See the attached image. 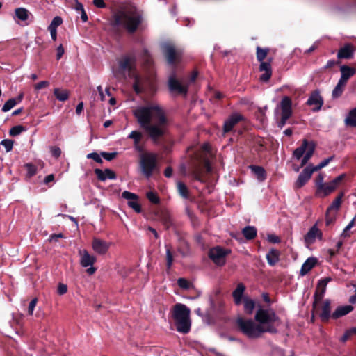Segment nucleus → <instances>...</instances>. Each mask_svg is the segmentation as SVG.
<instances>
[{
  "mask_svg": "<svg viewBox=\"0 0 356 356\" xmlns=\"http://www.w3.org/2000/svg\"><path fill=\"white\" fill-rule=\"evenodd\" d=\"M88 159H93L98 163H102L103 161L101 158V156L97 152H92L87 154Z\"/></svg>",
  "mask_w": 356,
  "mask_h": 356,
  "instance_id": "nucleus-55",
  "label": "nucleus"
},
{
  "mask_svg": "<svg viewBox=\"0 0 356 356\" xmlns=\"http://www.w3.org/2000/svg\"><path fill=\"white\" fill-rule=\"evenodd\" d=\"M168 83L170 92L184 95L187 93V86L177 80L175 72L169 76Z\"/></svg>",
  "mask_w": 356,
  "mask_h": 356,
  "instance_id": "nucleus-13",
  "label": "nucleus"
},
{
  "mask_svg": "<svg viewBox=\"0 0 356 356\" xmlns=\"http://www.w3.org/2000/svg\"><path fill=\"white\" fill-rule=\"evenodd\" d=\"M67 291V286L63 283H59L58 285L57 292L59 295H64Z\"/></svg>",
  "mask_w": 356,
  "mask_h": 356,
  "instance_id": "nucleus-59",
  "label": "nucleus"
},
{
  "mask_svg": "<svg viewBox=\"0 0 356 356\" xmlns=\"http://www.w3.org/2000/svg\"><path fill=\"white\" fill-rule=\"evenodd\" d=\"M129 139H132L134 141V148L139 153L144 152V147L140 144V142L143 138V134L138 131H132L127 137Z\"/></svg>",
  "mask_w": 356,
  "mask_h": 356,
  "instance_id": "nucleus-21",
  "label": "nucleus"
},
{
  "mask_svg": "<svg viewBox=\"0 0 356 356\" xmlns=\"http://www.w3.org/2000/svg\"><path fill=\"white\" fill-rule=\"evenodd\" d=\"M335 188L332 185L331 182L324 183L323 186L316 192L320 195L325 197L332 193Z\"/></svg>",
  "mask_w": 356,
  "mask_h": 356,
  "instance_id": "nucleus-30",
  "label": "nucleus"
},
{
  "mask_svg": "<svg viewBox=\"0 0 356 356\" xmlns=\"http://www.w3.org/2000/svg\"><path fill=\"white\" fill-rule=\"evenodd\" d=\"M316 263V259L315 258H308L302 265L300 272V275L302 276L305 275L315 266Z\"/></svg>",
  "mask_w": 356,
  "mask_h": 356,
  "instance_id": "nucleus-27",
  "label": "nucleus"
},
{
  "mask_svg": "<svg viewBox=\"0 0 356 356\" xmlns=\"http://www.w3.org/2000/svg\"><path fill=\"white\" fill-rule=\"evenodd\" d=\"M252 170L258 177L259 179L263 180L266 177V172L262 167L253 165L251 167Z\"/></svg>",
  "mask_w": 356,
  "mask_h": 356,
  "instance_id": "nucleus-39",
  "label": "nucleus"
},
{
  "mask_svg": "<svg viewBox=\"0 0 356 356\" xmlns=\"http://www.w3.org/2000/svg\"><path fill=\"white\" fill-rule=\"evenodd\" d=\"M163 51L169 64L173 65L179 62L181 57V52L177 50L170 44H165L163 46Z\"/></svg>",
  "mask_w": 356,
  "mask_h": 356,
  "instance_id": "nucleus-10",
  "label": "nucleus"
},
{
  "mask_svg": "<svg viewBox=\"0 0 356 356\" xmlns=\"http://www.w3.org/2000/svg\"><path fill=\"white\" fill-rule=\"evenodd\" d=\"M245 290V286L243 283H238L236 286V288L232 292V296L234 298V303L236 305H239L242 302V300H243V296L244 291Z\"/></svg>",
  "mask_w": 356,
  "mask_h": 356,
  "instance_id": "nucleus-24",
  "label": "nucleus"
},
{
  "mask_svg": "<svg viewBox=\"0 0 356 356\" xmlns=\"http://www.w3.org/2000/svg\"><path fill=\"white\" fill-rule=\"evenodd\" d=\"M280 252L275 248H272L266 254V259L270 266H274L279 261Z\"/></svg>",
  "mask_w": 356,
  "mask_h": 356,
  "instance_id": "nucleus-28",
  "label": "nucleus"
},
{
  "mask_svg": "<svg viewBox=\"0 0 356 356\" xmlns=\"http://www.w3.org/2000/svg\"><path fill=\"white\" fill-rule=\"evenodd\" d=\"M156 154L152 152L143 153L140 156V168L142 173L149 178L157 169Z\"/></svg>",
  "mask_w": 356,
  "mask_h": 356,
  "instance_id": "nucleus-6",
  "label": "nucleus"
},
{
  "mask_svg": "<svg viewBox=\"0 0 356 356\" xmlns=\"http://www.w3.org/2000/svg\"><path fill=\"white\" fill-rule=\"evenodd\" d=\"M314 152V146L313 145H309V147L306 150L305 153L302 156V159L301 160L300 167H303L305 165L309 159L312 158Z\"/></svg>",
  "mask_w": 356,
  "mask_h": 356,
  "instance_id": "nucleus-36",
  "label": "nucleus"
},
{
  "mask_svg": "<svg viewBox=\"0 0 356 356\" xmlns=\"http://www.w3.org/2000/svg\"><path fill=\"white\" fill-rule=\"evenodd\" d=\"M26 129L22 125H17L15 127H13L9 131V134L11 136H16L22 134L23 131H24Z\"/></svg>",
  "mask_w": 356,
  "mask_h": 356,
  "instance_id": "nucleus-44",
  "label": "nucleus"
},
{
  "mask_svg": "<svg viewBox=\"0 0 356 356\" xmlns=\"http://www.w3.org/2000/svg\"><path fill=\"white\" fill-rule=\"evenodd\" d=\"M354 51V47L352 44L347 43L339 50L337 53V58L339 59L351 58L353 56Z\"/></svg>",
  "mask_w": 356,
  "mask_h": 356,
  "instance_id": "nucleus-23",
  "label": "nucleus"
},
{
  "mask_svg": "<svg viewBox=\"0 0 356 356\" xmlns=\"http://www.w3.org/2000/svg\"><path fill=\"white\" fill-rule=\"evenodd\" d=\"M17 104V99H15V98L9 99L8 101L5 102V104L2 106L1 110L3 112H8L10 109H12Z\"/></svg>",
  "mask_w": 356,
  "mask_h": 356,
  "instance_id": "nucleus-38",
  "label": "nucleus"
},
{
  "mask_svg": "<svg viewBox=\"0 0 356 356\" xmlns=\"http://www.w3.org/2000/svg\"><path fill=\"white\" fill-rule=\"evenodd\" d=\"M94 172L97 179L102 181H105L106 179L114 180L116 179L115 173L108 168L104 170L96 168Z\"/></svg>",
  "mask_w": 356,
  "mask_h": 356,
  "instance_id": "nucleus-22",
  "label": "nucleus"
},
{
  "mask_svg": "<svg viewBox=\"0 0 356 356\" xmlns=\"http://www.w3.org/2000/svg\"><path fill=\"white\" fill-rule=\"evenodd\" d=\"M330 277H325L321 280H319L318 283V286L314 293V306L316 307L317 305L322 300L325 293L326 291V288L327 284L330 282Z\"/></svg>",
  "mask_w": 356,
  "mask_h": 356,
  "instance_id": "nucleus-12",
  "label": "nucleus"
},
{
  "mask_svg": "<svg viewBox=\"0 0 356 356\" xmlns=\"http://www.w3.org/2000/svg\"><path fill=\"white\" fill-rule=\"evenodd\" d=\"M236 323L240 330L250 339L259 338L265 332L263 327L251 319L239 317L236 319Z\"/></svg>",
  "mask_w": 356,
  "mask_h": 356,
  "instance_id": "nucleus-5",
  "label": "nucleus"
},
{
  "mask_svg": "<svg viewBox=\"0 0 356 356\" xmlns=\"http://www.w3.org/2000/svg\"><path fill=\"white\" fill-rule=\"evenodd\" d=\"M166 249V266L170 270L173 264V255L168 245H165Z\"/></svg>",
  "mask_w": 356,
  "mask_h": 356,
  "instance_id": "nucleus-41",
  "label": "nucleus"
},
{
  "mask_svg": "<svg viewBox=\"0 0 356 356\" xmlns=\"http://www.w3.org/2000/svg\"><path fill=\"white\" fill-rule=\"evenodd\" d=\"M268 52V49H262L259 47H257V59L258 61L261 62L264 61L266 55Z\"/></svg>",
  "mask_w": 356,
  "mask_h": 356,
  "instance_id": "nucleus-42",
  "label": "nucleus"
},
{
  "mask_svg": "<svg viewBox=\"0 0 356 356\" xmlns=\"http://www.w3.org/2000/svg\"><path fill=\"white\" fill-rule=\"evenodd\" d=\"M254 318L256 321L263 327L265 332H277L274 324L278 321V317L272 309L259 307L257 310Z\"/></svg>",
  "mask_w": 356,
  "mask_h": 356,
  "instance_id": "nucleus-4",
  "label": "nucleus"
},
{
  "mask_svg": "<svg viewBox=\"0 0 356 356\" xmlns=\"http://www.w3.org/2000/svg\"><path fill=\"white\" fill-rule=\"evenodd\" d=\"M260 66H259V70L261 72H267V71H272L271 65L270 61L265 62L261 61L260 62Z\"/></svg>",
  "mask_w": 356,
  "mask_h": 356,
  "instance_id": "nucleus-54",
  "label": "nucleus"
},
{
  "mask_svg": "<svg viewBox=\"0 0 356 356\" xmlns=\"http://www.w3.org/2000/svg\"><path fill=\"white\" fill-rule=\"evenodd\" d=\"M333 156H330V157H328L325 159H324L323 161H322L318 165H316V166H314L313 165H312V168L314 170V172L316 171H318L321 169H322L323 168L327 166L329 163L332 161L333 159Z\"/></svg>",
  "mask_w": 356,
  "mask_h": 356,
  "instance_id": "nucleus-43",
  "label": "nucleus"
},
{
  "mask_svg": "<svg viewBox=\"0 0 356 356\" xmlns=\"http://www.w3.org/2000/svg\"><path fill=\"white\" fill-rule=\"evenodd\" d=\"M54 95L60 102H65L69 97V92L65 89L55 88L54 90Z\"/></svg>",
  "mask_w": 356,
  "mask_h": 356,
  "instance_id": "nucleus-34",
  "label": "nucleus"
},
{
  "mask_svg": "<svg viewBox=\"0 0 356 356\" xmlns=\"http://www.w3.org/2000/svg\"><path fill=\"white\" fill-rule=\"evenodd\" d=\"M316 238L319 240H322L323 238V233L317 227V225H314L308 231V232L305 235L304 240L305 243L307 245H309L313 244Z\"/></svg>",
  "mask_w": 356,
  "mask_h": 356,
  "instance_id": "nucleus-15",
  "label": "nucleus"
},
{
  "mask_svg": "<svg viewBox=\"0 0 356 356\" xmlns=\"http://www.w3.org/2000/svg\"><path fill=\"white\" fill-rule=\"evenodd\" d=\"M133 86H134V89L135 92L137 94L142 92L145 88L141 79L138 76H136L135 81H134Z\"/></svg>",
  "mask_w": 356,
  "mask_h": 356,
  "instance_id": "nucleus-40",
  "label": "nucleus"
},
{
  "mask_svg": "<svg viewBox=\"0 0 356 356\" xmlns=\"http://www.w3.org/2000/svg\"><path fill=\"white\" fill-rule=\"evenodd\" d=\"M62 22H63L62 18L60 17L56 16V17H54V19H52L51 24H49V26L48 27H51V28L57 29V27L58 26H60L62 24Z\"/></svg>",
  "mask_w": 356,
  "mask_h": 356,
  "instance_id": "nucleus-53",
  "label": "nucleus"
},
{
  "mask_svg": "<svg viewBox=\"0 0 356 356\" xmlns=\"http://www.w3.org/2000/svg\"><path fill=\"white\" fill-rule=\"evenodd\" d=\"M343 195L344 193L343 192L340 193L327 208L326 218L327 225H329L332 222V218H330L329 216L331 215L332 213L334 214L337 213V211L339 210Z\"/></svg>",
  "mask_w": 356,
  "mask_h": 356,
  "instance_id": "nucleus-16",
  "label": "nucleus"
},
{
  "mask_svg": "<svg viewBox=\"0 0 356 356\" xmlns=\"http://www.w3.org/2000/svg\"><path fill=\"white\" fill-rule=\"evenodd\" d=\"M346 177V174H341L339 176L334 178L333 180H332L330 182L333 187L336 189L341 184V182L345 179Z\"/></svg>",
  "mask_w": 356,
  "mask_h": 356,
  "instance_id": "nucleus-49",
  "label": "nucleus"
},
{
  "mask_svg": "<svg viewBox=\"0 0 356 356\" xmlns=\"http://www.w3.org/2000/svg\"><path fill=\"white\" fill-rule=\"evenodd\" d=\"M127 204L129 207L133 209L136 213H140L142 211L140 204L138 202V199L132 200L131 202H128Z\"/></svg>",
  "mask_w": 356,
  "mask_h": 356,
  "instance_id": "nucleus-46",
  "label": "nucleus"
},
{
  "mask_svg": "<svg viewBox=\"0 0 356 356\" xmlns=\"http://www.w3.org/2000/svg\"><path fill=\"white\" fill-rule=\"evenodd\" d=\"M29 12L24 8H18L15 10V19H17L20 21L24 22L29 17Z\"/></svg>",
  "mask_w": 356,
  "mask_h": 356,
  "instance_id": "nucleus-31",
  "label": "nucleus"
},
{
  "mask_svg": "<svg viewBox=\"0 0 356 356\" xmlns=\"http://www.w3.org/2000/svg\"><path fill=\"white\" fill-rule=\"evenodd\" d=\"M117 155V153L116 152H102L101 153V156L104 159H106V161H112L114 158H115Z\"/></svg>",
  "mask_w": 356,
  "mask_h": 356,
  "instance_id": "nucleus-56",
  "label": "nucleus"
},
{
  "mask_svg": "<svg viewBox=\"0 0 356 356\" xmlns=\"http://www.w3.org/2000/svg\"><path fill=\"white\" fill-rule=\"evenodd\" d=\"M330 300H325L323 302L322 311L320 314V317L322 321H327L331 316Z\"/></svg>",
  "mask_w": 356,
  "mask_h": 356,
  "instance_id": "nucleus-26",
  "label": "nucleus"
},
{
  "mask_svg": "<svg viewBox=\"0 0 356 356\" xmlns=\"http://www.w3.org/2000/svg\"><path fill=\"white\" fill-rule=\"evenodd\" d=\"M345 124L351 127H356V107L350 111L345 119Z\"/></svg>",
  "mask_w": 356,
  "mask_h": 356,
  "instance_id": "nucleus-32",
  "label": "nucleus"
},
{
  "mask_svg": "<svg viewBox=\"0 0 356 356\" xmlns=\"http://www.w3.org/2000/svg\"><path fill=\"white\" fill-rule=\"evenodd\" d=\"M190 309L185 305L177 303L174 306L172 317L179 332L186 334L191 330Z\"/></svg>",
  "mask_w": 356,
  "mask_h": 356,
  "instance_id": "nucleus-3",
  "label": "nucleus"
},
{
  "mask_svg": "<svg viewBox=\"0 0 356 356\" xmlns=\"http://www.w3.org/2000/svg\"><path fill=\"white\" fill-rule=\"evenodd\" d=\"M243 305L245 312L248 314H252L255 308V302L248 297H244Z\"/></svg>",
  "mask_w": 356,
  "mask_h": 356,
  "instance_id": "nucleus-35",
  "label": "nucleus"
},
{
  "mask_svg": "<svg viewBox=\"0 0 356 356\" xmlns=\"http://www.w3.org/2000/svg\"><path fill=\"white\" fill-rule=\"evenodd\" d=\"M343 86L342 85H339V83H337V86L334 87V88L332 90V97L334 98H337L340 97L343 92Z\"/></svg>",
  "mask_w": 356,
  "mask_h": 356,
  "instance_id": "nucleus-50",
  "label": "nucleus"
},
{
  "mask_svg": "<svg viewBox=\"0 0 356 356\" xmlns=\"http://www.w3.org/2000/svg\"><path fill=\"white\" fill-rule=\"evenodd\" d=\"M122 197L128 200V202H131L132 200L138 199V196L131 192L125 191L122 193Z\"/></svg>",
  "mask_w": 356,
  "mask_h": 356,
  "instance_id": "nucleus-52",
  "label": "nucleus"
},
{
  "mask_svg": "<svg viewBox=\"0 0 356 356\" xmlns=\"http://www.w3.org/2000/svg\"><path fill=\"white\" fill-rule=\"evenodd\" d=\"M111 246V243H108L98 238H94L92 242V250L98 254H105Z\"/></svg>",
  "mask_w": 356,
  "mask_h": 356,
  "instance_id": "nucleus-17",
  "label": "nucleus"
},
{
  "mask_svg": "<svg viewBox=\"0 0 356 356\" xmlns=\"http://www.w3.org/2000/svg\"><path fill=\"white\" fill-rule=\"evenodd\" d=\"M192 176L195 180H197L200 182H203V179L202 178V175H201V172L199 170H194L192 172Z\"/></svg>",
  "mask_w": 356,
  "mask_h": 356,
  "instance_id": "nucleus-61",
  "label": "nucleus"
},
{
  "mask_svg": "<svg viewBox=\"0 0 356 356\" xmlns=\"http://www.w3.org/2000/svg\"><path fill=\"white\" fill-rule=\"evenodd\" d=\"M177 190L182 197L184 199H187L188 197V190L184 183L181 181L177 182Z\"/></svg>",
  "mask_w": 356,
  "mask_h": 356,
  "instance_id": "nucleus-37",
  "label": "nucleus"
},
{
  "mask_svg": "<svg viewBox=\"0 0 356 356\" xmlns=\"http://www.w3.org/2000/svg\"><path fill=\"white\" fill-rule=\"evenodd\" d=\"M291 105L292 102L289 97L285 96L282 99L280 102L281 119L277 123L278 127L282 129L291 117L292 114Z\"/></svg>",
  "mask_w": 356,
  "mask_h": 356,
  "instance_id": "nucleus-8",
  "label": "nucleus"
},
{
  "mask_svg": "<svg viewBox=\"0 0 356 356\" xmlns=\"http://www.w3.org/2000/svg\"><path fill=\"white\" fill-rule=\"evenodd\" d=\"M26 168L27 170V174L29 177H32L36 173V168L34 165L31 163H27L26 164Z\"/></svg>",
  "mask_w": 356,
  "mask_h": 356,
  "instance_id": "nucleus-57",
  "label": "nucleus"
},
{
  "mask_svg": "<svg viewBox=\"0 0 356 356\" xmlns=\"http://www.w3.org/2000/svg\"><path fill=\"white\" fill-rule=\"evenodd\" d=\"M243 115L238 113H234L232 114L229 118L225 120L223 127L224 132L227 133L232 130L233 127L241 120H243Z\"/></svg>",
  "mask_w": 356,
  "mask_h": 356,
  "instance_id": "nucleus-18",
  "label": "nucleus"
},
{
  "mask_svg": "<svg viewBox=\"0 0 356 356\" xmlns=\"http://www.w3.org/2000/svg\"><path fill=\"white\" fill-rule=\"evenodd\" d=\"M79 255L80 257L79 261L81 266L83 268L89 267L86 270L88 274L93 275L96 271V268L93 267V264L97 261L96 257L90 254L86 250H79Z\"/></svg>",
  "mask_w": 356,
  "mask_h": 356,
  "instance_id": "nucleus-7",
  "label": "nucleus"
},
{
  "mask_svg": "<svg viewBox=\"0 0 356 356\" xmlns=\"http://www.w3.org/2000/svg\"><path fill=\"white\" fill-rule=\"evenodd\" d=\"M37 298H33L30 302H29V307H28V313L29 315H32L33 314V311H34V309L36 306V304H37Z\"/></svg>",
  "mask_w": 356,
  "mask_h": 356,
  "instance_id": "nucleus-58",
  "label": "nucleus"
},
{
  "mask_svg": "<svg viewBox=\"0 0 356 356\" xmlns=\"http://www.w3.org/2000/svg\"><path fill=\"white\" fill-rule=\"evenodd\" d=\"M307 104L309 106H314L315 107L313 108L314 111H318L321 109L323 104V99L322 97L320 95L318 91H314L311 94L309 97Z\"/></svg>",
  "mask_w": 356,
  "mask_h": 356,
  "instance_id": "nucleus-19",
  "label": "nucleus"
},
{
  "mask_svg": "<svg viewBox=\"0 0 356 356\" xmlns=\"http://www.w3.org/2000/svg\"><path fill=\"white\" fill-rule=\"evenodd\" d=\"M13 143V141L10 139H4L1 142V145L5 148L6 152H9L12 150Z\"/></svg>",
  "mask_w": 356,
  "mask_h": 356,
  "instance_id": "nucleus-47",
  "label": "nucleus"
},
{
  "mask_svg": "<svg viewBox=\"0 0 356 356\" xmlns=\"http://www.w3.org/2000/svg\"><path fill=\"white\" fill-rule=\"evenodd\" d=\"M51 152L52 156H54L56 158H58L61 154V149L58 147H54L51 148Z\"/></svg>",
  "mask_w": 356,
  "mask_h": 356,
  "instance_id": "nucleus-64",
  "label": "nucleus"
},
{
  "mask_svg": "<svg viewBox=\"0 0 356 356\" xmlns=\"http://www.w3.org/2000/svg\"><path fill=\"white\" fill-rule=\"evenodd\" d=\"M136 58L132 55H124L119 60L118 72H114L115 76L118 74L124 75L126 72H131L135 67Z\"/></svg>",
  "mask_w": 356,
  "mask_h": 356,
  "instance_id": "nucleus-9",
  "label": "nucleus"
},
{
  "mask_svg": "<svg viewBox=\"0 0 356 356\" xmlns=\"http://www.w3.org/2000/svg\"><path fill=\"white\" fill-rule=\"evenodd\" d=\"M178 286L183 289H189L193 285L185 278H179L177 280Z\"/></svg>",
  "mask_w": 356,
  "mask_h": 356,
  "instance_id": "nucleus-45",
  "label": "nucleus"
},
{
  "mask_svg": "<svg viewBox=\"0 0 356 356\" xmlns=\"http://www.w3.org/2000/svg\"><path fill=\"white\" fill-rule=\"evenodd\" d=\"M143 15L135 8L118 10L110 19V25L114 29L124 28L129 33H134L142 23Z\"/></svg>",
  "mask_w": 356,
  "mask_h": 356,
  "instance_id": "nucleus-2",
  "label": "nucleus"
},
{
  "mask_svg": "<svg viewBox=\"0 0 356 356\" xmlns=\"http://www.w3.org/2000/svg\"><path fill=\"white\" fill-rule=\"evenodd\" d=\"M272 75V71H267L264 72L261 76H260V81L263 82H267Z\"/></svg>",
  "mask_w": 356,
  "mask_h": 356,
  "instance_id": "nucleus-60",
  "label": "nucleus"
},
{
  "mask_svg": "<svg viewBox=\"0 0 356 356\" xmlns=\"http://www.w3.org/2000/svg\"><path fill=\"white\" fill-rule=\"evenodd\" d=\"M49 83L47 81H42L35 85V90H39L43 88L49 86Z\"/></svg>",
  "mask_w": 356,
  "mask_h": 356,
  "instance_id": "nucleus-63",
  "label": "nucleus"
},
{
  "mask_svg": "<svg viewBox=\"0 0 356 356\" xmlns=\"http://www.w3.org/2000/svg\"><path fill=\"white\" fill-rule=\"evenodd\" d=\"M314 172L312 164L308 165L298 175L294 184L295 188H300L302 187L311 179Z\"/></svg>",
  "mask_w": 356,
  "mask_h": 356,
  "instance_id": "nucleus-14",
  "label": "nucleus"
},
{
  "mask_svg": "<svg viewBox=\"0 0 356 356\" xmlns=\"http://www.w3.org/2000/svg\"><path fill=\"white\" fill-rule=\"evenodd\" d=\"M147 197L149 200V202H151L152 203H154V204L159 203V201H160L159 197H158L156 193H155L152 191H149V192L147 193Z\"/></svg>",
  "mask_w": 356,
  "mask_h": 356,
  "instance_id": "nucleus-48",
  "label": "nucleus"
},
{
  "mask_svg": "<svg viewBox=\"0 0 356 356\" xmlns=\"http://www.w3.org/2000/svg\"><path fill=\"white\" fill-rule=\"evenodd\" d=\"M267 239L269 242H270L272 243H278L280 242V238L275 234L268 235Z\"/></svg>",
  "mask_w": 356,
  "mask_h": 356,
  "instance_id": "nucleus-62",
  "label": "nucleus"
},
{
  "mask_svg": "<svg viewBox=\"0 0 356 356\" xmlns=\"http://www.w3.org/2000/svg\"><path fill=\"white\" fill-rule=\"evenodd\" d=\"M340 71L341 77L338 83L344 86L348 80L355 74V70L347 65H342L340 68Z\"/></svg>",
  "mask_w": 356,
  "mask_h": 356,
  "instance_id": "nucleus-20",
  "label": "nucleus"
},
{
  "mask_svg": "<svg viewBox=\"0 0 356 356\" xmlns=\"http://www.w3.org/2000/svg\"><path fill=\"white\" fill-rule=\"evenodd\" d=\"M243 234L248 240H252L257 236V229L253 226H247L243 229Z\"/></svg>",
  "mask_w": 356,
  "mask_h": 356,
  "instance_id": "nucleus-33",
  "label": "nucleus"
},
{
  "mask_svg": "<svg viewBox=\"0 0 356 356\" xmlns=\"http://www.w3.org/2000/svg\"><path fill=\"white\" fill-rule=\"evenodd\" d=\"M323 181L324 175L322 173L318 174L315 181L316 192L323 186V184L325 183Z\"/></svg>",
  "mask_w": 356,
  "mask_h": 356,
  "instance_id": "nucleus-51",
  "label": "nucleus"
},
{
  "mask_svg": "<svg viewBox=\"0 0 356 356\" xmlns=\"http://www.w3.org/2000/svg\"><path fill=\"white\" fill-rule=\"evenodd\" d=\"M309 147V143L306 140H305L302 144L293 151V157L297 160H300L302 157V156L304 155V154L305 153L306 150Z\"/></svg>",
  "mask_w": 356,
  "mask_h": 356,
  "instance_id": "nucleus-29",
  "label": "nucleus"
},
{
  "mask_svg": "<svg viewBox=\"0 0 356 356\" xmlns=\"http://www.w3.org/2000/svg\"><path fill=\"white\" fill-rule=\"evenodd\" d=\"M140 127L154 145L168 134L170 121L164 108L156 103L138 106L133 113Z\"/></svg>",
  "mask_w": 356,
  "mask_h": 356,
  "instance_id": "nucleus-1",
  "label": "nucleus"
},
{
  "mask_svg": "<svg viewBox=\"0 0 356 356\" xmlns=\"http://www.w3.org/2000/svg\"><path fill=\"white\" fill-rule=\"evenodd\" d=\"M228 251L220 247H215L209 250V258L217 265L222 266L225 263V257Z\"/></svg>",
  "mask_w": 356,
  "mask_h": 356,
  "instance_id": "nucleus-11",
  "label": "nucleus"
},
{
  "mask_svg": "<svg viewBox=\"0 0 356 356\" xmlns=\"http://www.w3.org/2000/svg\"><path fill=\"white\" fill-rule=\"evenodd\" d=\"M353 310L352 305H343L338 307L335 311L332 313V317L334 319H337L341 316H343Z\"/></svg>",
  "mask_w": 356,
  "mask_h": 356,
  "instance_id": "nucleus-25",
  "label": "nucleus"
}]
</instances>
